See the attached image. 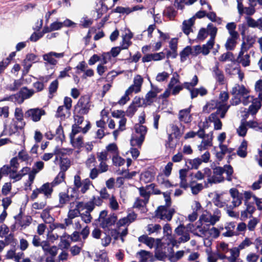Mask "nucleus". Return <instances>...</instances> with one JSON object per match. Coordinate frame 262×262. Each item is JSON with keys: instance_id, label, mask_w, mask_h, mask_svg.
Returning <instances> with one entry per match:
<instances>
[{"instance_id": "a211bd4d", "label": "nucleus", "mask_w": 262, "mask_h": 262, "mask_svg": "<svg viewBox=\"0 0 262 262\" xmlns=\"http://www.w3.org/2000/svg\"><path fill=\"white\" fill-rule=\"evenodd\" d=\"M63 56V53H58L54 52H51L43 55V59L49 64L55 65L57 63V60L56 58H62Z\"/></svg>"}, {"instance_id": "6ab92c4d", "label": "nucleus", "mask_w": 262, "mask_h": 262, "mask_svg": "<svg viewBox=\"0 0 262 262\" xmlns=\"http://www.w3.org/2000/svg\"><path fill=\"white\" fill-rule=\"evenodd\" d=\"M30 168L28 167H23L20 171L17 172L16 170H12L10 171L9 175L10 179L13 180V182H17L21 179V178L30 172Z\"/></svg>"}, {"instance_id": "58836bf2", "label": "nucleus", "mask_w": 262, "mask_h": 262, "mask_svg": "<svg viewBox=\"0 0 262 262\" xmlns=\"http://www.w3.org/2000/svg\"><path fill=\"white\" fill-rule=\"evenodd\" d=\"M247 142L243 140L236 151L237 155L241 158H245L247 155Z\"/></svg>"}, {"instance_id": "ea45409f", "label": "nucleus", "mask_w": 262, "mask_h": 262, "mask_svg": "<svg viewBox=\"0 0 262 262\" xmlns=\"http://www.w3.org/2000/svg\"><path fill=\"white\" fill-rule=\"evenodd\" d=\"M53 183H47L43 184L40 187L41 193L47 197L51 195L53 192Z\"/></svg>"}, {"instance_id": "de8ad7c7", "label": "nucleus", "mask_w": 262, "mask_h": 262, "mask_svg": "<svg viewBox=\"0 0 262 262\" xmlns=\"http://www.w3.org/2000/svg\"><path fill=\"white\" fill-rule=\"evenodd\" d=\"M192 194L196 195L198 194L203 189V185L201 183H195L194 181H191L189 184Z\"/></svg>"}, {"instance_id": "aec40b11", "label": "nucleus", "mask_w": 262, "mask_h": 262, "mask_svg": "<svg viewBox=\"0 0 262 262\" xmlns=\"http://www.w3.org/2000/svg\"><path fill=\"white\" fill-rule=\"evenodd\" d=\"M137 215L134 212L129 213L127 216L120 219L116 223L118 228L122 226H128L130 223L135 221Z\"/></svg>"}, {"instance_id": "c03bdc74", "label": "nucleus", "mask_w": 262, "mask_h": 262, "mask_svg": "<svg viewBox=\"0 0 262 262\" xmlns=\"http://www.w3.org/2000/svg\"><path fill=\"white\" fill-rule=\"evenodd\" d=\"M199 222L201 223L200 227H203L204 223H209L211 225V214L207 211H204L200 217Z\"/></svg>"}, {"instance_id": "72a5a7b5", "label": "nucleus", "mask_w": 262, "mask_h": 262, "mask_svg": "<svg viewBox=\"0 0 262 262\" xmlns=\"http://www.w3.org/2000/svg\"><path fill=\"white\" fill-rule=\"evenodd\" d=\"M76 207L79 210V211H81L86 209V211H93V205L92 202L90 201L84 203L83 202H78L77 203Z\"/></svg>"}, {"instance_id": "e433bc0d", "label": "nucleus", "mask_w": 262, "mask_h": 262, "mask_svg": "<svg viewBox=\"0 0 262 262\" xmlns=\"http://www.w3.org/2000/svg\"><path fill=\"white\" fill-rule=\"evenodd\" d=\"M70 190H67V192H62L59 194V205L62 207L69 203L71 200L70 198Z\"/></svg>"}, {"instance_id": "bf43d9fd", "label": "nucleus", "mask_w": 262, "mask_h": 262, "mask_svg": "<svg viewBox=\"0 0 262 262\" xmlns=\"http://www.w3.org/2000/svg\"><path fill=\"white\" fill-rule=\"evenodd\" d=\"M108 206L113 211L119 209V203L114 195H112L108 199Z\"/></svg>"}, {"instance_id": "412c9836", "label": "nucleus", "mask_w": 262, "mask_h": 262, "mask_svg": "<svg viewBox=\"0 0 262 262\" xmlns=\"http://www.w3.org/2000/svg\"><path fill=\"white\" fill-rule=\"evenodd\" d=\"M219 114L212 113L206 119V122H211L213 124L214 130H221L222 128V122L218 117Z\"/></svg>"}, {"instance_id": "473e14b6", "label": "nucleus", "mask_w": 262, "mask_h": 262, "mask_svg": "<svg viewBox=\"0 0 262 262\" xmlns=\"http://www.w3.org/2000/svg\"><path fill=\"white\" fill-rule=\"evenodd\" d=\"M247 25L249 27L251 28H257L258 29L262 30V18L254 20L250 17H247L246 18Z\"/></svg>"}, {"instance_id": "f03ea898", "label": "nucleus", "mask_w": 262, "mask_h": 262, "mask_svg": "<svg viewBox=\"0 0 262 262\" xmlns=\"http://www.w3.org/2000/svg\"><path fill=\"white\" fill-rule=\"evenodd\" d=\"M174 232L176 234L180 236V237L178 239H176L173 237L169 239L170 243L173 246H175L178 244L187 242L190 239L189 232L186 230L184 225H181L179 226L175 229Z\"/></svg>"}, {"instance_id": "1a4fd4ad", "label": "nucleus", "mask_w": 262, "mask_h": 262, "mask_svg": "<svg viewBox=\"0 0 262 262\" xmlns=\"http://www.w3.org/2000/svg\"><path fill=\"white\" fill-rule=\"evenodd\" d=\"M168 207L165 206L159 207L156 211V216L161 220L170 221L174 213V210L173 208H168Z\"/></svg>"}, {"instance_id": "a19ab883", "label": "nucleus", "mask_w": 262, "mask_h": 262, "mask_svg": "<svg viewBox=\"0 0 262 262\" xmlns=\"http://www.w3.org/2000/svg\"><path fill=\"white\" fill-rule=\"evenodd\" d=\"M155 174L150 171H146L140 175V181L145 183H149L154 179Z\"/></svg>"}, {"instance_id": "09e8293b", "label": "nucleus", "mask_w": 262, "mask_h": 262, "mask_svg": "<svg viewBox=\"0 0 262 262\" xmlns=\"http://www.w3.org/2000/svg\"><path fill=\"white\" fill-rule=\"evenodd\" d=\"M230 257L228 258L229 262H239V251L236 248H231L230 250Z\"/></svg>"}, {"instance_id": "6e6d98bb", "label": "nucleus", "mask_w": 262, "mask_h": 262, "mask_svg": "<svg viewBox=\"0 0 262 262\" xmlns=\"http://www.w3.org/2000/svg\"><path fill=\"white\" fill-rule=\"evenodd\" d=\"M233 71L231 70V68L230 65H228V66L226 68V71L227 73H228L229 74H234V73L233 71L235 72V73H236L238 75V78L240 79L241 81L243 80L244 77V74L243 73H242L241 72L240 69L237 67L233 68L232 69Z\"/></svg>"}, {"instance_id": "bb28decb", "label": "nucleus", "mask_w": 262, "mask_h": 262, "mask_svg": "<svg viewBox=\"0 0 262 262\" xmlns=\"http://www.w3.org/2000/svg\"><path fill=\"white\" fill-rule=\"evenodd\" d=\"M212 174L211 169L209 167H205L202 170H198L193 174V177L197 180H203L205 177L209 178Z\"/></svg>"}, {"instance_id": "5701e85b", "label": "nucleus", "mask_w": 262, "mask_h": 262, "mask_svg": "<svg viewBox=\"0 0 262 262\" xmlns=\"http://www.w3.org/2000/svg\"><path fill=\"white\" fill-rule=\"evenodd\" d=\"M165 58V54L161 52L160 53L148 54L144 55L142 60L143 62H150L151 61H159Z\"/></svg>"}, {"instance_id": "f257e3e1", "label": "nucleus", "mask_w": 262, "mask_h": 262, "mask_svg": "<svg viewBox=\"0 0 262 262\" xmlns=\"http://www.w3.org/2000/svg\"><path fill=\"white\" fill-rule=\"evenodd\" d=\"M135 133L132 135L130 139V145L132 146H141L144 140L145 135L147 133V128L140 124L135 126Z\"/></svg>"}, {"instance_id": "13d9d810", "label": "nucleus", "mask_w": 262, "mask_h": 262, "mask_svg": "<svg viewBox=\"0 0 262 262\" xmlns=\"http://www.w3.org/2000/svg\"><path fill=\"white\" fill-rule=\"evenodd\" d=\"M187 163L190 166V169H198L202 164V160H201L200 158H196L188 160Z\"/></svg>"}, {"instance_id": "774afa93", "label": "nucleus", "mask_w": 262, "mask_h": 262, "mask_svg": "<svg viewBox=\"0 0 262 262\" xmlns=\"http://www.w3.org/2000/svg\"><path fill=\"white\" fill-rule=\"evenodd\" d=\"M164 15L169 19H173L176 15L177 12L172 7H167L164 11Z\"/></svg>"}, {"instance_id": "c9c22d12", "label": "nucleus", "mask_w": 262, "mask_h": 262, "mask_svg": "<svg viewBox=\"0 0 262 262\" xmlns=\"http://www.w3.org/2000/svg\"><path fill=\"white\" fill-rule=\"evenodd\" d=\"M232 93L234 95L242 96H247L249 93V91L244 85H236L233 88Z\"/></svg>"}, {"instance_id": "9b49d317", "label": "nucleus", "mask_w": 262, "mask_h": 262, "mask_svg": "<svg viewBox=\"0 0 262 262\" xmlns=\"http://www.w3.org/2000/svg\"><path fill=\"white\" fill-rule=\"evenodd\" d=\"M229 99V94L226 92H222L220 94L218 103L219 105V111H222L221 118L225 117L226 114L229 110L230 105L227 103Z\"/></svg>"}, {"instance_id": "6e6552de", "label": "nucleus", "mask_w": 262, "mask_h": 262, "mask_svg": "<svg viewBox=\"0 0 262 262\" xmlns=\"http://www.w3.org/2000/svg\"><path fill=\"white\" fill-rule=\"evenodd\" d=\"M213 174L210 176L209 178L207 179V182H205V185L208 187V184H216L222 183L224 181V178L223 176V169L222 167H216L213 169Z\"/></svg>"}, {"instance_id": "338daca9", "label": "nucleus", "mask_w": 262, "mask_h": 262, "mask_svg": "<svg viewBox=\"0 0 262 262\" xmlns=\"http://www.w3.org/2000/svg\"><path fill=\"white\" fill-rule=\"evenodd\" d=\"M255 90L258 95V98L262 101V80L259 79L256 82Z\"/></svg>"}, {"instance_id": "2f4dec72", "label": "nucleus", "mask_w": 262, "mask_h": 262, "mask_svg": "<svg viewBox=\"0 0 262 262\" xmlns=\"http://www.w3.org/2000/svg\"><path fill=\"white\" fill-rule=\"evenodd\" d=\"M213 203L218 207H223L228 205L226 204V200L223 194L216 193L213 199Z\"/></svg>"}, {"instance_id": "f8f14e48", "label": "nucleus", "mask_w": 262, "mask_h": 262, "mask_svg": "<svg viewBox=\"0 0 262 262\" xmlns=\"http://www.w3.org/2000/svg\"><path fill=\"white\" fill-rule=\"evenodd\" d=\"M45 114L44 110L37 107L28 110L25 115L26 118H29L34 122H38L41 119V116Z\"/></svg>"}, {"instance_id": "49530a36", "label": "nucleus", "mask_w": 262, "mask_h": 262, "mask_svg": "<svg viewBox=\"0 0 262 262\" xmlns=\"http://www.w3.org/2000/svg\"><path fill=\"white\" fill-rule=\"evenodd\" d=\"M70 115V110L67 109L63 106H59L56 112V116L60 118L61 119H64Z\"/></svg>"}, {"instance_id": "9d476101", "label": "nucleus", "mask_w": 262, "mask_h": 262, "mask_svg": "<svg viewBox=\"0 0 262 262\" xmlns=\"http://www.w3.org/2000/svg\"><path fill=\"white\" fill-rule=\"evenodd\" d=\"M74 185L77 189H80V191L82 193H85L90 189V186L93 185L89 179H85L81 181L78 175L74 176Z\"/></svg>"}, {"instance_id": "423d86ee", "label": "nucleus", "mask_w": 262, "mask_h": 262, "mask_svg": "<svg viewBox=\"0 0 262 262\" xmlns=\"http://www.w3.org/2000/svg\"><path fill=\"white\" fill-rule=\"evenodd\" d=\"M90 99L88 97H81L75 106V111L80 115L86 114L90 110Z\"/></svg>"}, {"instance_id": "8fccbe9b", "label": "nucleus", "mask_w": 262, "mask_h": 262, "mask_svg": "<svg viewBox=\"0 0 262 262\" xmlns=\"http://www.w3.org/2000/svg\"><path fill=\"white\" fill-rule=\"evenodd\" d=\"M246 206V209L241 212V217L243 219H247L248 217V214H252L255 211V207L251 205L250 202L245 204Z\"/></svg>"}, {"instance_id": "4d7b16f0", "label": "nucleus", "mask_w": 262, "mask_h": 262, "mask_svg": "<svg viewBox=\"0 0 262 262\" xmlns=\"http://www.w3.org/2000/svg\"><path fill=\"white\" fill-rule=\"evenodd\" d=\"M207 262H217L218 260V254L212 252L210 249H207Z\"/></svg>"}, {"instance_id": "20e7f679", "label": "nucleus", "mask_w": 262, "mask_h": 262, "mask_svg": "<svg viewBox=\"0 0 262 262\" xmlns=\"http://www.w3.org/2000/svg\"><path fill=\"white\" fill-rule=\"evenodd\" d=\"M34 94V91L29 90L26 88H23L21 89L18 94L11 95L9 97L4 98L2 101L11 100L16 102L18 103H21L25 99H28Z\"/></svg>"}, {"instance_id": "4c0bfd02", "label": "nucleus", "mask_w": 262, "mask_h": 262, "mask_svg": "<svg viewBox=\"0 0 262 262\" xmlns=\"http://www.w3.org/2000/svg\"><path fill=\"white\" fill-rule=\"evenodd\" d=\"M138 241L146 245L150 248H152L155 244V239L147 235H143L138 238Z\"/></svg>"}, {"instance_id": "0e129e2a", "label": "nucleus", "mask_w": 262, "mask_h": 262, "mask_svg": "<svg viewBox=\"0 0 262 262\" xmlns=\"http://www.w3.org/2000/svg\"><path fill=\"white\" fill-rule=\"evenodd\" d=\"M180 76L177 73H174L172 76V77L170 79L169 83L168 85V88L169 89H171L173 88V86L178 85V84L180 82Z\"/></svg>"}, {"instance_id": "393cba45", "label": "nucleus", "mask_w": 262, "mask_h": 262, "mask_svg": "<svg viewBox=\"0 0 262 262\" xmlns=\"http://www.w3.org/2000/svg\"><path fill=\"white\" fill-rule=\"evenodd\" d=\"M70 142L72 146L77 149H80L83 145V136L81 135H70Z\"/></svg>"}, {"instance_id": "2eb2a0df", "label": "nucleus", "mask_w": 262, "mask_h": 262, "mask_svg": "<svg viewBox=\"0 0 262 262\" xmlns=\"http://www.w3.org/2000/svg\"><path fill=\"white\" fill-rule=\"evenodd\" d=\"M25 125V122H18L15 120H12L10 124L6 127V131L9 135H11L22 130Z\"/></svg>"}, {"instance_id": "4468645a", "label": "nucleus", "mask_w": 262, "mask_h": 262, "mask_svg": "<svg viewBox=\"0 0 262 262\" xmlns=\"http://www.w3.org/2000/svg\"><path fill=\"white\" fill-rule=\"evenodd\" d=\"M150 85L151 90L146 94L143 100L145 105H150L154 101V99L156 98L158 94L161 91V89L157 86L154 85L151 83Z\"/></svg>"}, {"instance_id": "864d4df0", "label": "nucleus", "mask_w": 262, "mask_h": 262, "mask_svg": "<svg viewBox=\"0 0 262 262\" xmlns=\"http://www.w3.org/2000/svg\"><path fill=\"white\" fill-rule=\"evenodd\" d=\"M219 148L220 150L216 153V157L219 159H222L226 154L231 152V150L228 148L227 146L224 145L223 143L219 144Z\"/></svg>"}, {"instance_id": "69168bd1", "label": "nucleus", "mask_w": 262, "mask_h": 262, "mask_svg": "<svg viewBox=\"0 0 262 262\" xmlns=\"http://www.w3.org/2000/svg\"><path fill=\"white\" fill-rule=\"evenodd\" d=\"M226 28L228 30L229 35H238V32L235 31L236 25L235 23H228L226 26Z\"/></svg>"}, {"instance_id": "c85d7f7f", "label": "nucleus", "mask_w": 262, "mask_h": 262, "mask_svg": "<svg viewBox=\"0 0 262 262\" xmlns=\"http://www.w3.org/2000/svg\"><path fill=\"white\" fill-rule=\"evenodd\" d=\"M190 108L182 110L179 113V119L180 121L188 123L191 121L190 115Z\"/></svg>"}, {"instance_id": "cd10ccee", "label": "nucleus", "mask_w": 262, "mask_h": 262, "mask_svg": "<svg viewBox=\"0 0 262 262\" xmlns=\"http://www.w3.org/2000/svg\"><path fill=\"white\" fill-rule=\"evenodd\" d=\"M117 220V215L115 213H113L112 214L108 215L107 219H105L100 224V225L103 229H105L114 225Z\"/></svg>"}, {"instance_id": "f3484780", "label": "nucleus", "mask_w": 262, "mask_h": 262, "mask_svg": "<svg viewBox=\"0 0 262 262\" xmlns=\"http://www.w3.org/2000/svg\"><path fill=\"white\" fill-rule=\"evenodd\" d=\"M143 83V78L140 75L135 76L133 80V84L127 89L132 93H138L141 91L142 85Z\"/></svg>"}, {"instance_id": "5fc2aeb1", "label": "nucleus", "mask_w": 262, "mask_h": 262, "mask_svg": "<svg viewBox=\"0 0 262 262\" xmlns=\"http://www.w3.org/2000/svg\"><path fill=\"white\" fill-rule=\"evenodd\" d=\"M139 191L140 195L144 198V204H146L148 201L150 195V189H147L146 186L145 187H142L139 188Z\"/></svg>"}, {"instance_id": "0eeeda50", "label": "nucleus", "mask_w": 262, "mask_h": 262, "mask_svg": "<svg viewBox=\"0 0 262 262\" xmlns=\"http://www.w3.org/2000/svg\"><path fill=\"white\" fill-rule=\"evenodd\" d=\"M248 50V48L246 42H243L237 60L239 63L245 67L249 66L250 64V55L247 53Z\"/></svg>"}, {"instance_id": "4be33fe9", "label": "nucleus", "mask_w": 262, "mask_h": 262, "mask_svg": "<svg viewBox=\"0 0 262 262\" xmlns=\"http://www.w3.org/2000/svg\"><path fill=\"white\" fill-rule=\"evenodd\" d=\"M219 105L218 101L212 100L208 102L203 107V111L205 113H209L211 111L217 109V111L214 113L219 114L221 118L222 111H219Z\"/></svg>"}, {"instance_id": "ddd939ff", "label": "nucleus", "mask_w": 262, "mask_h": 262, "mask_svg": "<svg viewBox=\"0 0 262 262\" xmlns=\"http://www.w3.org/2000/svg\"><path fill=\"white\" fill-rule=\"evenodd\" d=\"M198 81V77L194 75L191 82H185L184 83V87L190 92L191 99L196 98L199 95L198 89L194 88V87L197 85Z\"/></svg>"}, {"instance_id": "a18cd8bd", "label": "nucleus", "mask_w": 262, "mask_h": 262, "mask_svg": "<svg viewBox=\"0 0 262 262\" xmlns=\"http://www.w3.org/2000/svg\"><path fill=\"white\" fill-rule=\"evenodd\" d=\"M187 171L185 169H180L179 170V178L180 179V185L182 188H186L188 184L186 180Z\"/></svg>"}, {"instance_id": "37998d69", "label": "nucleus", "mask_w": 262, "mask_h": 262, "mask_svg": "<svg viewBox=\"0 0 262 262\" xmlns=\"http://www.w3.org/2000/svg\"><path fill=\"white\" fill-rule=\"evenodd\" d=\"M261 104L260 101L257 99H253L252 103L249 107V113L255 115L261 107Z\"/></svg>"}, {"instance_id": "3c124183", "label": "nucleus", "mask_w": 262, "mask_h": 262, "mask_svg": "<svg viewBox=\"0 0 262 262\" xmlns=\"http://www.w3.org/2000/svg\"><path fill=\"white\" fill-rule=\"evenodd\" d=\"M214 43L215 41L209 39L206 44L203 45V46L201 47L202 54L204 55H208L210 52V49H211L214 45Z\"/></svg>"}, {"instance_id": "a878e982", "label": "nucleus", "mask_w": 262, "mask_h": 262, "mask_svg": "<svg viewBox=\"0 0 262 262\" xmlns=\"http://www.w3.org/2000/svg\"><path fill=\"white\" fill-rule=\"evenodd\" d=\"M84 126H78L76 125H73L72 132L70 134H73V135H78V134L81 132L83 133V134L86 133L90 128V123L89 121H86L84 122Z\"/></svg>"}, {"instance_id": "7ed1b4c3", "label": "nucleus", "mask_w": 262, "mask_h": 262, "mask_svg": "<svg viewBox=\"0 0 262 262\" xmlns=\"http://www.w3.org/2000/svg\"><path fill=\"white\" fill-rule=\"evenodd\" d=\"M192 232L195 235L212 238H216L220 234L219 230L215 227L209 229L207 226L200 227V225Z\"/></svg>"}, {"instance_id": "f704fd0d", "label": "nucleus", "mask_w": 262, "mask_h": 262, "mask_svg": "<svg viewBox=\"0 0 262 262\" xmlns=\"http://www.w3.org/2000/svg\"><path fill=\"white\" fill-rule=\"evenodd\" d=\"M21 79L13 80L6 85V89L10 91H15L22 85Z\"/></svg>"}, {"instance_id": "dca6fc26", "label": "nucleus", "mask_w": 262, "mask_h": 262, "mask_svg": "<svg viewBox=\"0 0 262 262\" xmlns=\"http://www.w3.org/2000/svg\"><path fill=\"white\" fill-rule=\"evenodd\" d=\"M213 132H210L209 134H206L204 139H202L200 145H198V149L200 151H203L208 149L213 145Z\"/></svg>"}, {"instance_id": "7c9ffc66", "label": "nucleus", "mask_w": 262, "mask_h": 262, "mask_svg": "<svg viewBox=\"0 0 262 262\" xmlns=\"http://www.w3.org/2000/svg\"><path fill=\"white\" fill-rule=\"evenodd\" d=\"M194 20L195 17H192L183 22L182 30L185 34L188 35L192 31V27L194 24Z\"/></svg>"}, {"instance_id": "e2e57ef3", "label": "nucleus", "mask_w": 262, "mask_h": 262, "mask_svg": "<svg viewBox=\"0 0 262 262\" xmlns=\"http://www.w3.org/2000/svg\"><path fill=\"white\" fill-rule=\"evenodd\" d=\"M190 54L192 55L191 47L189 46H187L183 49V50L180 53L181 61H185L187 57Z\"/></svg>"}, {"instance_id": "39448f33", "label": "nucleus", "mask_w": 262, "mask_h": 262, "mask_svg": "<svg viewBox=\"0 0 262 262\" xmlns=\"http://www.w3.org/2000/svg\"><path fill=\"white\" fill-rule=\"evenodd\" d=\"M44 163L42 161H38L35 163L34 168L28 173V180L25 184V190H30L31 189V185L33 183L36 174L40 170L43 169Z\"/></svg>"}, {"instance_id": "052dcab7", "label": "nucleus", "mask_w": 262, "mask_h": 262, "mask_svg": "<svg viewBox=\"0 0 262 262\" xmlns=\"http://www.w3.org/2000/svg\"><path fill=\"white\" fill-rule=\"evenodd\" d=\"M222 169H223V173L225 172L227 174V180L228 181H231L232 179V174L233 172L232 167L230 165H226L222 167Z\"/></svg>"}, {"instance_id": "b1692460", "label": "nucleus", "mask_w": 262, "mask_h": 262, "mask_svg": "<svg viewBox=\"0 0 262 262\" xmlns=\"http://www.w3.org/2000/svg\"><path fill=\"white\" fill-rule=\"evenodd\" d=\"M219 62L216 61L215 66L212 68V72L216 81L223 84L225 81V76L223 72L219 69Z\"/></svg>"}, {"instance_id": "603ef678", "label": "nucleus", "mask_w": 262, "mask_h": 262, "mask_svg": "<svg viewBox=\"0 0 262 262\" xmlns=\"http://www.w3.org/2000/svg\"><path fill=\"white\" fill-rule=\"evenodd\" d=\"M61 242L60 246L62 248L67 249L70 245L71 240L70 238V235L64 233L60 237Z\"/></svg>"}, {"instance_id": "680f3d73", "label": "nucleus", "mask_w": 262, "mask_h": 262, "mask_svg": "<svg viewBox=\"0 0 262 262\" xmlns=\"http://www.w3.org/2000/svg\"><path fill=\"white\" fill-rule=\"evenodd\" d=\"M41 217L45 223L50 224L54 221V219L49 214V210L45 209L41 214Z\"/></svg>"}, {"instance_id": "79ce46f5", "label": "nucleus", "mask_w": 262, "mask_h": 262, "mask_svg": "<svg viewBox=\"0 0 262 262\" xmlns=\"http://www.w3.org/2000/svg\"><path fill=\"white\" fill-rule=\"evenodd\" d=\"M208 35H210L209 40L215 41V38L217 32V28L214 26L213 24H209L206 29Z\"/></svg>"}, {"instance_id": "c756f323", "label": "nucleus", "mask_w": 262, "mask_h": 262, "mask_svg": "<svg viewBox=\"0 0 262 262\" xmlns=\"http://www.w3.org/2000/svg\"><path fill=\"white\" fill-rule=\"evenodd\" d=\"M239 37L238 35H230L225 44V47L227 50H233L236 45L237 40Z\"/></svg>"}]
</instances>
